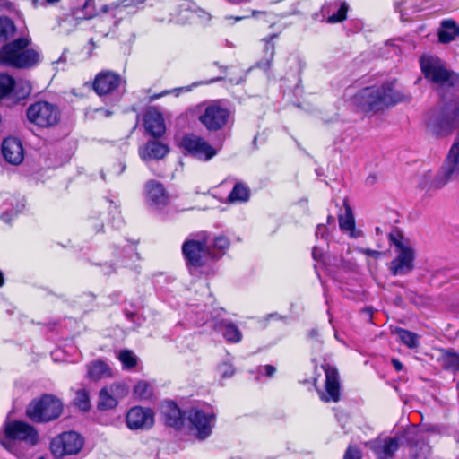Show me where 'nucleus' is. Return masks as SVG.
Listing matches in <instances>:
<instances>
[{
  "label": "nucleus",
  "mask_w": 459,
  "mask_h": 459,
  "mask_svg": "<svg viewBox=\"0 0 459 459\" xmlns=\"http://www.w3.org/2000/svg\"><path fill=\"white\" fill-rule=\"evenodd\" d=\"M276 37V35H272L269 39H264V58L258 63V66L264 69H268L271 67L273 56H274V44L273 43V39Z\"/></svg>",
  "instance_id": "obj_31"
},
{
  "label": "nucleus",
  "mask_w": 459,
  "mask_h": 459,
  "mask_svg": "<svg viewBox=\"0 0 459 459\" xmlns=\"http://www.w3.org/2000/svg\"><path fill=\"white\" fill-rule=\"evenodd\" d=\"M130 6L129 0H122L120 2H113L108 4H104L100 8L102 13H111L113 18H117L122 15L125 9Z\"/></svg>",
  "instance_id": "obj_33"
},
{
  "label": "nucleus",
  "mask_w": 459,
  "mask_h": 459,
  "mask_svg": "<svg viewBox=\"0 0 459 459\" xmlns=\"http://www.w3.org/2000/svg\"><path fill=\"white\" fill-rule=\"evenodd\" d=\"M392 364L394 365V368L397 371H400L403 369V364L396 359H392Z\"/></svg>",
  "instance_id": "obj_51"
},
{
  "label": "nucleus",
  "mask_w": 459,
  "mask_h": 459,
  "mask_svg": "<svg viewBox=\"0 0 459 459\" xmlns=\"http://www.w3.org/2000/svg\"><path fill=\"white\" fill-rule=\"evenodd\" d=\"M82 12L84 13L82 16H80V19H91L97 15L95 11V3L94 0H86L83 6Z\"/></svg>",
  "instance_id": "obj_45"
},
{
  "label": "nucleus",
  "mask_w": 459,
  "mask_h": 459,
  "mask_svg": "<svg viewBox=\"0 0 459 459\" xmlns=\"http://www.w3.org/2000/svg\"><path fill=\"white\" fill-rule=\"evenodd\" d=\"M144 126L153 137H160L166 130L162 114L154 108H149L144 114Z\"/></svg>",
  "instance_id": "obj_22"
},
{
  "label": "nucleus",
  "mask_w": 459,
  "mask_h": 459,
  "mask_svg": "<svg viewBox=\"0 0 459 459\" xmlns=\"http://www.w3.org/2000/svg\"><path fill=\"white\" fill-rule=\"evenodd\" d=\"M261 369H263L264 371V374L269 377H273L276 371L275 367L272 365H265L262 367Z\"/></svg>",
  "instance_id": "obj_50"
},
{
  "label": "nucleus",
  "mask_w": 459,
  "mask_h": 459,
  "mask_svg": "<svg viewBox=\"0 0 459 459\" xmlns=\"http://www.w3.org/2000/svg\"><path fill=\"white\" fill-rule=\"evenodd\" d=\"M459 36V26L453 20H444L438 31L439 41L449 43Z\"/></svg>",
  "instance_id": "obj_27"
},
{
  "label": "nucleus",
  "mask_w": 459,
  "mask_h": 459,
  "mask_svg": "<svg viewBox=\"0 0 459 459\" xmlns=\"http://www.w3.org/2000/svg\"><path fill=\"white\" fill-rule=\"evenodd\" d=\"M390 242L394 247V257L387 264L393 276H406L415 268L416 253L409 239L405 238L398 230L388 234Z\"/></svg>",
  "instance_id": "obj_4"
},
{
  "label": "nucleus",
  "mask_w": 459,
  "mask_h": 459,
  "mask_svg": "<svg viewBox=\"0 0 459 459\" xmlns=\"http://www.w3.org/2000/svg\"><path fill=\"white\" fill-rule=\"evenodd\" d=\"M66 61V57L65 56V53L62 54V56L59 57L58 60H56V62H54V64H58V63H65Z\"/></svg>",
  "instance_id": "obj_54"
},
{
  "label": "nucleus",
  "mask_w": 459,
  "mask_h": 459,
  "mask_svg": "<svg viewBox=\"0 0 459 459\" xmlns=\"http://www.w3.org/2000/svg\"><path fill=\"white\" fill-rule=\"evenodd\" d=\"M162 415L165 423L176 429L183 428L186 421V411L183 414L174 402H166L162 405Z\"/></svg>",
  "instance_id": "obj_23"
},
{
  "label": "nucleus",
  "mask_w": 459,
  "mask_h": 459,
  "mask_svg": "<svg viewBox=\"0 0 459 459\" xmlns=\"http://www.w3.org/2000/svg\"><path fill=\"white\" fill-rule=\"evenodd\" d=\"M29 36L18 38L0 49V64L20 69H30L39 64L40 51L31 48Z\"/></svg>",
  "instance_id": "obj_3"
},
{
  "label": "nucleus",
  "mask_w": 459,
  "mask_h": 459,
  "mask_svg": "<svg viewBox=\"0 0 459 459\" xmlns=\"http://www.w3.org/2000/svg\"><path fill=\"white\" fill-rule=\"evenodd\" d=\"M134 394L139 399H148L152 395V389L147 382L140 381L135 385Z\"/></svg>",
  "instance_id": "obj_42"
},
{
  "label": "nucleus",
  "mask_w": 459,
  "mask_h": 459,
  "mask_svg": "<svg viewBox=\"0 0 459 459\" xmlns=\"http://www.w3.org/2000/svg\"><path fill=\"white\" fill-rule=\"evenodd\" d=\"M182 253L189 268H200L209 264L217 257L212 253L206 238L187 239L182 245Z\"/></svg>",
  "instance_id": "obj_9"
},
{
  "label": "nucleus",
  "mask_w": 459,
  "mask_h": 459,
  "mask_svg": "<svg viewBox=\"0 0 459 459\" xmlns=\"http://www.w3.org/2000/svg\"><path fill=\"white\" fill-rule=\"evenodd\" d=\"M4 284V276L2 272H0V287Z\"/></svg>",
  "instance_id": "obj_57"
},
{
  "label": "nucleus",
  "mask_w": 459,
  "mask_h": 459,
  "mask_svg": "<svg viewBox=\"0 0 459 459\" xmlns=\"http://www.w3.org/2000/svg\"><path fill=\"white\" fill-rule=\"evenodd\" d=\"M218 369L223 378L230 377L235 372L233 366L227 362L221 364Z\"/></svg>",
  "instance_id": "obj_46"
},
{
  "label": "nucleus",
  "mask_w": 459,
  "mask_h": 459,
  "mask_svg": "<svg viewBox=\"0 0 459 459\" xmlns=\"http://www.w3.org/2000/svg\"><path fill=\"white\" fill-rule=\"evenodd\" d=\"M347 11H348V5L345 3H342L341 4L340 8L338 9L337 13L330 15L327 18V22L335 23V22H340L345 20Z\"/></svg>",
  "instance_id": "obj_44"
},
{
  "label": "nucleus",
  "mask_w": 459,
  "mask_h": 459,
  "mask_svg": "<svg viewBox=\"0 0 459 459\" xmlns=\"http://www.w3.org/2000/svg\"><path fill=\"white\" fill-rule=\"evenodd\" d=\"M322 368L325 374L326 393L321 394V399L325 402H337L340 397L339 375L337 369L329 364H325Z\"/></svg>",
  "instance_id": "obj_20"
},
{
  "label": "nucleus",
  "mask_w": 459,
  "mask_h": 459,
  "mask_svg": "<svg viewBox=\"0 0 459 459\" xmlns=\"http://www.w3.org/2000/svg\"><path fill=\"white\" fill-rule=\"evenodd\" d=\"M443 366L452 371H459V354L447 351L442 357Z\"/></svg>",
  "instance_id": "obj_39"
},
{
  "label": "nucleus",
  "mask_w": 459,
  "mask_h": 459,
  "mask_svg": "<svg viewBox=\"0 0 459 459\" xmlns=\"http://www.w3.org/2000/svg\"><path fill=\"white\" fill-rule=\"evenodd\" d=\"M411 100V95L395 82H388L380 86L366 87L351 99V105L362 112H376L385 108Z\"/></svg>",
  "instance_id": "obj_1"
},
{
  "label": "nucleus",
  "mask_w": 459,
  "mask_h": 459,
  "mask_svg": "<svg viewBox=\"0 0 459 459\" xmlns=\"http://www.w3.org/2000/svg\"><path fill=\"white\" fill-rule=\"evenodd\" d=\"M180 146L189 155L203 161H208L217 154V151L206 140L194 134L184 135Z\"/></svg>",
  "instance_id": "obj_14"
},
{
  "label": "nucleus",
  "mask_w": 459,
  "mask_h": 459,
  "mask_svg": "<svg viewBox=\"0 0 459 459\" xmlns=\"http://www.w3.org/2000/svg\"><path fill=\"white\" fill-rule=\"evenodd\" d=\"M27 117L39 127H51L58 123L60 111L55 104L40 100L29 106Z\"/></svg>",
  "instance_id": "obj_12"
},
{
  "label": "nucleus",
  "mask_w": 459,
  "mask_h": 459,
  "mask_svg": "<svg viewBox=\"0 0 459 459\" xmlns=\"http://www.w3.org/2000/svg\"><path fill=\"white\" fill-rule=\"evenodd\" d=\"M126 423L132 430L149 429L154 424V413L151 409L134 406L127 411Z\"/></svg>",
  "instance_id": "obj_16"
},
{
  "label": "nucleus",
  "mask_w": 459,
  "mask_h": 459,
  "mask_svg": "<svg viewBox=\"0 0 459 459\" xmlns=\"http://www.w3.org/2000/svg\"><path fill=\"white\" fill-rule=\"evenodd\" d=\"M14 202H16V199L13 196H8L5 199V202L3 206V211L1 212L0 215V218L5 222H10L14 216H16L19 212H21L22 208L24 207L23 204L20 205L17 204L16 207H14Z\"/></svg>",
  "instance_id": "obj_30"
},
{
  "label": "nucleus",
  "mask_w": 459,
  "mask_h": 459,
  "mask_svg": "<svg viewBox=\"0 0 459 459\" xmlns=\"http://www.w3.org/2000/svg\"><path fill=\"white\" fill-rule=\"evenodd\" d=\"M312 255L315 260H321L323 257V249L319 247V246H316L313 248Z\"/></svg>",
  "instance_id": "obj_49"
},
{
  "label": "nucleus",
  "mask_w": 459,
  "mask_h": 459,
  "mask_svg": "<svg viewBox=\"0 0 459 459\" xmlns=\"http://www.w3.org/2000/svg\"><path fill=\"white\" fill-rule=\"evenodd\" d=\"M10 100L12 102L16 103L22 100L26 99L31 92V86L28 81L18 80L14 81L12 85Z\"/></svg>",
  "instance_id": "obj_29"
},
{
  "label": "nucleus",
  "mask_w": 459,
  "mask_h": 459,
  "mask_svg": "<svg viewBox=\"0 0 459 459\" xmlns=\"http://www.w3.org/2000/svg\"><path fill=\"white\" fill-rule=\"evenodd\" d=\"M83 446V438L74 431L64 432L52 439L50 450L55 457L78 454Z\"/></svg>",
  "instance_id": "obj_13"
},
{
  "label": "nucleus",
  "mask_w": 459,
  "mask_h": 459,
  "mask_svg": "<svg viewBox=\"0 0 459 459\" xmlns=\"http://www.w3.org/2000/svg\"><path fill=\"white\" fill-rule=\"evenodd\" d=\"M123 84L125 81L118 74L107 70L100 72L95 76L93 90L98 95L102 96L114 92Z\"/></svg>",
  "instance_id": "obj_17"
},
{
  "label": "nucleus",
  "mask_w": 459,
  "mask_h": 459,
  "mask_svg": "<svg viewBox=\"0 0 459 459\" xmlns=\"http://www.w3.org/2000/svg\"><path fill=\"white\" fill-rule=\"evenodd\" d=\"M199 122L209 131L217 132L232 126L234 113L221 100L204 102L196 107Z\"/></svg>",
  "instance_id": "obj_6"
},
{
  "label": "nucleus",
  "mask_w": 459,
  "mask_h": 459,
  "mask_svg": "<svg viewBox=\"0 0 459 459\" xmlns=\"http://www.w3.org/2000/svg\"><path fill=\"white\" fill-rule=\"evenodd\" d=\"M375 233H376V235H377V236H380V235H382V234H383V230H382V228H381V227H379V226H377V227L375 228Z\"/></svg>",
  "instance_id": "obj_55"
},
{
  "label": "nucleus",
  "mask_w": 459,
  "mask_h": 459,
  "mask_svg": "<svg viewBox=\"0 0 459 459\" xmlns=\"http://www.w3.org/2000/svg\"><path fill=\"white\" fill-rule=\"evenodd\" d=\"M215 329L220 332L229 342L237 343L242 339L240 330L231 322L221 321L216 325Z\"/></svg>",
  "instance_id": "obj_26"
},
{
  "label": "nucleus",
  "mask_w": 459,
  "mask_h": 459,
  "mask_svg": "<svg viewBox=\"0 0 459 459\" xmlns=\"http://www.w3.org/2000/svg\"><path fill=\"white\" fill-rule=\"evenodd\" d=\"M427 129L435 137L450 135L459 126V100H451L431 111L426 120Z\"/></svg>",
  "instance_id": "obj_5"
},
{
  "label": "nucleus",
  "mask_w": 459,
  "mask_h": 459,
  "mask_svg": "<svg viewBox=\"0 0 459 459\" xmlns=\"http://www.w3.org/2000/svg\"><path fill=\"white\" fill-rule=\"evenodd\" d=\"M458 176L459 154L455 152V150L449 151L440 173L435 178H432L430 174L424 175L420 186L422 189H439Z\"/></svg>",
  "instance_id": "obj_11"
},
{
  "label": "nucleus",
  "mask_w": 459,
  "mask_h": 459,
  "mask_svg": "<svg viewBox=\"0 0 459 459\" xmlns=\"http://www.w3.org/2000/svg\"><path fill=\"white\" fill-rule=\"evenodd\" d=\"M430 454V446L423 440L418 439L410 447V455L413 459H427Z\"/></svg>",
  "instance_id": "obj_34"
},
{
  "label": "nucleus",
  "mask_w": 459,
  "mask_h": 459,
  "mask_svg": "<svg viewBox=\"0 0 459 459\" xmlns=\"http://www.w3.org/2000/svg\"><path fill=\"white\" fill-rule=\"evenodd\" d=\"M245 18H246V16H236V17L227 16L226 17V19H234L235 22L241 21V20H243Z\"/></svg>",
  "instance_id": "obj_53"
},
{
  "label": "nucleus",
  "mask_w": 459,
  "mask_h": 459,
  "mask_svg": "<svg viewBox=\"0 0 459 459\" xmlns=\"http://www.w3.org/2000/svg\"><path fill=\"white\" fill-rule=\"evenodd\" d=\"M87 377L93 381L108 377L111 376V369L107 363L96 360L88 365Z\"/></svg>",
  "instance_id": "obj_28"
},
{
  "label": "nucleus",
  "mask_w": 459,
  "mask_h": 459,
  "mask_svg": "<svg viewBox=\"0 0 459 459\" xmlns=\"http://www.w3.org/2000/svg\"><path fill=\"white\" fill-rule=\"evenodd\" d=\"M127 394L128 389L123 384H113L103 387L99 394L98 409L106 411L116 408L118 401L126 397Z\"/></svg>",
  "instance_id": "obj_15"
},
{
  "label": "nucleus",
  "mask_w": 459,
  "mask_h": 459,
  "mask_svg": "<svg viewBox=\"0 0 459 459\" xmlns=\"http://www.w3.org/2000/svg\"><path fill=\"white\" fill-rule=\"evenodd\" d=\"M249 199V189L243 183H237L228 196L230 203H243Z\"/></svg>",
  "instance_id": "obj_32"
},
{
  "label": "nucleus",
  "mask_w": 459,
  "mask_h": 459,
  "mask_svg": "<svg viewBox=\"0 0 459 459\" xmlns=\"http://www.w3.org/2000/svg\"><path fill=\"white\" fill-rule=\"evenodd\" d=\"M420 68L424 76L438 86L451 87L459 82V76L450 71L437 56H423L420 58Z\"/></svg>",
  "instance_id": "obj_8"
},
{
  "label": "nucleus",
  "mask_w": 459,
  "mask_h": 459,
  "mask_svg": "<svg viewBox=\"0 0 459 459\" xmlns=\"http://www.w3.org/2000/svg\"><path fill=\"white\" fill-rule=\"evenodd\" d=\"M360 252L368 256H372L374 258H379L382 255V253L377 250H371L368 248H361Z\"/></svg>",
  "instance_id": "obj_48"
},
{
  "label": "nucleus",
  "mask_w": 459,
  "mask_h": 459,
  "mask_svg": "<svg viewBox=\"0 0 459 459\" xmlns=\"http://www.w3.org/2000/svg\"><path fill=\"white\" fill-rule=\"evenodd\" d=\"M118 359L126 368H132L136 366L137 358L133 351L123 350L119 352Z\"/></svg>",
  "instance_id": "obj_41"
},
{
  "label": "nucleus",
  "mask_w": 459,
  "mask_h": 459,
  "mask_svg": "<svg viewBox=\"0 0 459 459\" xmlns=\"http://www.w3.org/2000/svg\"><path fill=\"white\" fill-rule=\"evenodd\" d=\"M327 224L331 226V230L334 229V218L333 216H328ZM330 229L324 224H319L316 230V237H321L323 239H327L328 233Z\"/></svg>",
  "instance_id": "obj_43"
},
{
  "label": "nucleus",
  "mask_w": 459,
  "mask_h": 459,
  "mask_svg": "<svg viewBox=\"0 0 459 459\" xmlns=\"http://www.w3.org/2000/svg\"><path fill=\"white\" fill-rule=\"evenodd\" d=\"M169 152V147L160 142L150 141L139 149V155L143 160H160Z\"/></svg>",
  "instance_id": "obj_24"
},
{
  "label": "nucleus",
  "mask_w": 459,
  "mask_h": 459,
  "mask_svg": "<svg viewBox=\"0 0 459 459\" xmlns=\"http://www.w3.org/2000/svg\"><path fill=\"white\" fill-rule=\"evenodd\" d=\"M216 412L212 408H192L186 411L190 432L199 439L208 437L215 425Z\"/></svg>",
  "instance_id": "obj_10"
},
{
  "label": "nucleus",
  "mask_w": 459,
  "mask_h": 459,
  "mask_svg": "<svg viewBox=\"0 0 459 459\" xmlns=\"http://www.w3.org/2000/svg\"><path fill=\"white\" fill-rule=\"evenodd\" d=\"M344 459H361V451L359 448L349 446L345 452Z\"/></svg>",
  "instance_id": "obj_47"
},
{
  "label": "nucleus",
  "mask_w": 459,
  "mask_h": 459,
  "mask_svg": "<svg viewBox=\"0 0 459 459\" xmlns=\"http://www.w3.org/2000/svg\"><path fill=\"white\" fill-rule=\"evenodd\" d=\"M144 195L148 204L157 210L164 209L169 201V194L164 186L156 180H149L144 186Z\"/></svg>",
  "instance_id": "obj_18"
},
{
  "label": "nucleus",
  "mask_w": 459,
  "mask_h": 459,
  "mask_svg": "<svg viewBox=\"0 0 459 459\" xmlns=\"http://www.w3.org/2000/svg\"><path fill=\"white\" fill-rule=\"evenodd\" d=\"M399 340L407 347L413 349L419 344V336L410 331L404 329H398L396 331Z\"/></svg>",
  "instance_id": "obj_36"
},
{
  "label": "nucleus",
  "mask_w": 459,
  "mask_h": 459,
  "mask_svg": "<svg viewBox=\"0 0 459 459\" xmlns=\"http://www.w3.org/2000/svg\"><path fill=\"white\" fill-rule=\"evenodd\" d=\"M61 0H44V2L41 3V5L45 6L47 4H54L56 3H59Z\"/></svg>",
  "instance_id": "obj_52"
},
{
  "label": "nucleus",
  "mask_w": 459,
  "mask_h": 459,
  "mask_svg": "<svg viewBox=\"0 0 459 459\" xmlns=\"http://www.w3.org/2000/svg\"><path fill=\"white\" fill-rule=\"evenodd\" d=\"M405 10H401L400 12L402 13V16H404L406 13H403Z\"/></svg>",
  "instance_id": "obj_59"
},
{
  "label": "nucleus",
  "mask_w": 459,
  "mask_h": 459,
  "mask_svg": "<svg viewBox=\"0 0 459 459\" xmlns=\"http://www.w3.org/2000/svg\"><path fill=\"white\" fill-rule=\"evenodd\" d=\"M98 111L103 113L105 117H109L111 115L109 110L99 109Z\"/></svg>",
  "instance_id": "obj_56"
},
{
  "label": "nucleus",
  "mask_w": 459,
  "mask_h": 459,
  "mask_svg": "<svg viewBox=\"0 0 459 459\" xmlns=\"http://www.w3.org/2000/svg\"><path fill=\"white\" fill-rule=\"evenodd\" d=\"M15 32L13 22L7 17H0V40L5 41Z\"/></svg>",
  "instance_id": "obj_35"
},
{
  "label": "nucleus",
  "mask_w": 459,
  "mask_h": 459,
  "mask_svg": "<svg viewBox=\"0 0 459 459\" xmlns=\"http://www.w3.org/2000/svg\"><path fill=\"white\" fill-rule=\"evenodd\" d=\"M13 78L6 74H0V100L10 98Z\"/></svg>",
  "instance_id": "obj_38"
},
{
  "label": "nucleus",
  "mask_w": 459,
  "mask_h": 459,
  "mask_svg": "<svg viewBox=\"0 0 459 459\" xmlns=\"http://www.w3.org/2000/svg\"><path fill=\"white\" fill-rule=\"evenodd\" d=\"M168 93H169V91H163V92H162V93H160V95L155 96L153 99H156V98L160 97V96H164V95H166V94H168Z\"/></svg>",
  "instance_id": "obj_58"
},
{
  "label": "nucleus",
  "mask_w": 459,
  "mask_h": 459,
  "mask_svg": "<svg viewBox=\"0 0 459 459\" xmlns=\"http://www.w3.org/2000/svg\"><path fill=\"white\" fill-rule=\"evenodd\" d=\"M2 154L10 164L19 165L24 159V150L21 141L16 137H7L2 143Z\"/></svg>",
  "instance_id": "obj_21"
},
{
  "label": "nucleus",
  "mask_w": 459,
  "mask_h": 459,
  "mask_svg": "<svg viewBox=\"0 0 459 459\" xmlns=\"http://www.w3.org/2000/svg\"><path fill=\"white\" fill-rule=\"evenodd\" d=\"M39 441L37 429L25 421H8L0 430V444L18 458H25L28 451Z\"/></svg>",
  "instance_id": "obj_2"
},
{
  "label": "nucleus",
  "mask_w": 459,
  "mask_h": 459,
  "mask_svg": "<svg viewBox=\"0 0 459 459\" xmlns=\"http://www.w3.org/2000/svg\"><path fill=\"white\" fill-rule=\"evenodd\" d=\"M212 253H215L217 257L214 260L219 259L230 247V240L224 236H218L212 241L211 246Z\"/></svg>",
  "instance_id": "obj_37"
},
{
  "label": "nucleus",
  "mask_w": 459,
  "mask_h": 459,
  "mask_svg": "<svg viewBox=\"0 0 459 459\" xmlns=\"http://www.w3.org/2000/svg\"><path fill=\"white\" fill-rule=\"evenodd\" d=\"M39 459H45V458H43V457H40V458H39Z\"/></svg>",
  "instance_id": "obj_60"
},
{
  "label": "nucleus",
  "mask_w": 459,
  "mask_h": 459,
  "mask_svg": "<svg viewBox=\"0 0 459 459\" xmlns=\"http://www.w3.org/2000/svg\"><path fill=\"white\" fill-rule=\"evenodd\" d=\"M343 205L345 208V212L339 215L340 229L343 232L349 234L351 238H357L362 235L361 231L357 230L355 227V219L352 213V210L346 200H344Z\"/></svg>",
  "instance_id": "obj_25"
},
{
  "label": "nucleus",
  "mask_w": 459,
  "mask_h": 459,
  "mask_svg": "<svg viewBox=\"0 0 459 459\" xmlns=\"http://www.w3.org/2000/svg\"><path fill=\"white\" fill-rule=\"evenodd\" d=\"M74 404L82 411H87L91 408L89 394L85 389L76 392Z\"/></svg>",
  "instance_id": "obj_40"
},
{
  "label": "nucleus",
  "mask_w": 459,
  "mask_h": 459,
  "mask_svg": "<svg viewBox=\"0 0 459 459\" xmlns=\"http://www.w3.org/2000/svg\"><path fill=\"white\" fill-rule=\"evenodd\" d=\"M367 446L377 459H393L399 449L400 442L398 437H378L367 443Z\"/></svg>",
  "instance_id": "obj_19"
},
{
  "label": "nucleus",
  "mask_w": 459,
  "mask_h": 459,
  "mask_svg": "<svg viewBox=\"0 0 459 459\" xmlns=\"http://www.w3.org/2000/svg\"><path fill=\"white\" fill-rule=\"evenodd\" d=\"M63 411V403L51 394H44L34 399L26 409V415L34 422L45 423L59 418Z\"/></svg>",
  "instance_id": "obj_7"
}]
</instances>
